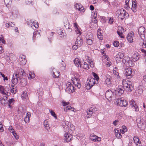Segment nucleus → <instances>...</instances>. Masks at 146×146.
<instances>
[{"label":"nucleus","instance_id":"49","mask_svg":"<svg viewBox=\"0 0 146 146\" xmlns=\"http://www.w3.org/2000/svg\"><path fill=\"white\" fill-rule=\"evenodd\" d=\"M113 75H112L111 76H113V77H114V76L117 77H118L119 76V73L118 72H116L115 70H114L113 71Z\"/></svg>","mask_w":146,"mask_h":146},{"label":"nucleus","instance_id":"50","mask_svg":"<svg viewBox=\"0 0 146 146\" xmlns=\"http://www.w3.org/2000/svg\"><path fill=\"white\" fill-rule=\"evenodd\" d=\"M113 44L114 46L116 47H118L119 45V43L117 41H115L113 42Z\"/></svg>","mask_w":146,"mask_h":146},{"label":"nucleus","instance_id":"25","mask_svg":"<svg viewBox=\"0 0 146 146\" xmlns=\"http://www.w3.org/2000/svg\"><path fill=\"white\" fill-rule=\"evenodd\" d=\"M7 96H5L3 97V98H0V103L2 105H5L8 103L7 101Z\"/></svg>","mask_w":146,"mask_h":146},{"label":"nucleus","instance_id":"32","mask_svg":"<svg viewBox=\"0 0 146 146\" xmlns=\"http://www.w3.org/2000/svg\"><path fill=\"white\" fill-rule=\"evenodd\" d=\"M20 83L23 86H25L27 84V81L26 79L22 78L21 80Z\"/></svg>","mask_w":146,"mask_h":146},{"label":"nucleus","instance_id":"8","mask_svg":"<svg viewBox=\"0 0 146 146\" xmlns=\"http://www.w3.org/2000/svg\"><path fill=\"white\" fill-rule=\"evenodd\" d=\"M106 78L105 82L107 86L108 87H111V80H113L114 78H113V76H111L107 74L106 76Z\"/></svg>","mask_w":146,"mask_h":146},{"label":"nucleus","instance_id":"63","mask_svg":"<svg viewBox=\"0 0 146 146\" xmlns=\"http://www.w3.org/2000/svg\"><path fill=\"white\" fill-rule=\"evenodd\" d=\"M78 47H79V46H78L77 45L75 44L72 46V48L74 50H76L78 48Z\"/></svg>","mask_w":146,"mask_h":146},{"label":"nucleus","instance_id":"18","mask_svg":"<svg viewBox=\"0 0 146 146\" xmlns=\"http://www.w3.org/2000/svg\"><path fill=\"white\" fill-rule=\"evenodd\" d=\"M64 140L67 142H70L72 139V136L69 133H66L64 135Z\"/></svg>","mask_w":146,"mask_h":146},{"label":"nucleus","instance_id":"33","mask_svg":"<svg viewBox=\"0 0 146 146\" xmlns=\"http://www.w3.org/2000/svg\"><path fill=\"white\" fill-rule=\"evenodd\" d=\"M74 108L70 106H66L64 108V110L66 112L68 110H70L74 111Z\"/></svg>","mask_w":146,"mask_h":146},{"label":"nucleus","instance_id":"44","mask_svg":"<svg viewBox=\"0 0 146 146\" xmlns=\"http://www.w3.org/2000/svg\"><path fill=\"white\" fill-rule=\"evenodd\" d=\"M141 42H140L139 44L140 45H141L143 48H146V41L145 43L144 42V40H142Z\"/></svg>","mask_w":146,"mask_h":146},{"label":"nucleus","instance_id":"5","mask_svg":"<svg viewBox=\"0 0 146 146\" xmlns=\"http://www.w3.org/2000/svg\"><path fill=\"white\" fill-rule=\"evenodd\" d=\"M138 32L141 39L143 40L145 38V28L143 27H139L138 29Z\"/></svg>","mask_w":146,"mask_h":146},{"label":"nucleus","instance_id":"57","mask_svg":"<svg viewBox=\"0 0 146 146\" xmlns=\"http://www.w3.org/2000/svg\"><path fill=\"white\" fill-rule=\"evenodd\" d=\"M108 20V23L110 24H112L113 22V19L111 18H109Z\"/></svg>","mask_w":146,"mask_h":146},{"label":"nucleus","instance_id":"53","mask_svg":"<svg viewBox=\"0 0 146 146\" xmlns=\"http://www.w3.org/2000/svg\"><path fill=\"white\" fill-rule=\"evenodd\" d=\"M0 74L2 76L3 78V80L4 81L5 80H8L6 76L5 77V75L3 74L2 72H0Z\"/></svg>","mask_w":146,"mask_h":146},{"label":"nucleus","instance_id":"30","mask_svg":"<svg viewBox=\"0 0 146 146\" xmlns=\"http://www.w3.org/2000/svg\"><path fill=\"white\" fill-rule=\"evenodd\" d=\"M4 2L5 5L8 7H9L12 3L11 0H4Z\"/></svg>","mask_w":146,"mask_h":146},{"label":"nucleus","instance_id":"28","mask_svg":"<svg viewBox=\"0 0 146 146\" xmlns=\"http://www.w3.org/2000/svg\"><path fill=\"white\" fill-rule=\"evenodd\" d=\"M87 117H90L92 113H94L92 108H90L89 109H88L87 110Z\"/></svg>","mask_w":146,"mask_h":146},{"label":"nucleus","instance_id":"31","mask_svg":"<svg viewBox=\"0 0 146 146\" xmlns=\"http://www.w3.org/2000/svg\"><path fill=\"white\" fill-rule=\"evenodd\" d=\"M19 70V73H17V74H19V73L20 74L22 75L23 76H25L26 74L25 72H24V70L22 68H20Z\"/></svg>","mask_w":146,"mask_h":146},{"label":"nucleus","instance_id":"17","mask_svg":"<svg viewBox=\"0 0 146 146\" xmlns=\"http://www.w3.org/2000/svg\"><path fill=\"white\" fill-rule=\"evenodd\" d=\"M137 2L135 0L132 1V7L131 9L134 13H136L137 11Z\"/></svg>","mask_w":146,"mask_h":146},{"label":"nucleus","instance_id":"35","mask_svg":"<svg viewBox=\"0 0 146 146\" xmlns=\"http://www.w3.org/2000/svg\"><path fill=\"white\" fill-rule=\"evenodd\" d=\"M140 56L137 54H134L133 56V60L135 62L139 59Z\"/></svg>","mask_w":146,"mask_h":146},{"label":"nucleus","instance_id":"43","mask_svg":"<svg viewBox=\"0 0 146 146\" xmlns=\"http://www.w3.org/2000/svg\"><path fill=\"white\" fill-rule=\"evenodd\" d=\"M22 98L23 99H27L28 98V95L26 92H24L21 95Z\"/></svg>","mask_w":146,"mask_h":146},{"label":"nucleus","instance_id":"10","mask_svg":"<svg viewBox=\"0 0 146 146\" xmlns=\"http://www.w3.org/2000/svg\"><path fill=\"white\" fill-rule=\"evenodd\" d=\"M122 62L124 63H126V65L131 66L133 65L132 62L131 60H130L128 56H125L124 57L122 60Z\"/></svg>","mask_w":146,"mask_h":146},{"label":"nucleus","instance_id":"1","mask_svg":"<svg viewBox=\"0 0 146 146\" xmlns=\"http://www.w3.org/2000/svg\"><path fill=\"white\" fill-rule=\"evenodd\" d=\"M122 84L124 89H125L126 91L130 92L132 91L133 87L131 82L123 81L122 82Z\"/></svg>","mask_w":146,"mask_h":146},{"label":"nucleus","instance_id":"48","mask_svg":"<svg viewBox=\"0 0 146 146\" xmlns=\"http://www.w3.org/2000/svg\"><path fill=\"white\" fill-rule=\"evenodd\" d=\"M83 68L85 69H87L88 68L89 65L88 64L86 63V62H84V66Z\"/></svg>","mask_w":146,"mask_h":146},{"label":"nucleus","instance_id":"40","mask_svg":"<svg viewBox=\"0 0 146 146\" xmlns=\"http://www.w3.org/2000/svg\"><path fill=\"white\" fill-rule=\"evenodd\" d=\"M57 32L58 34L61 35V37L63 36L64 34V31L61 29H60L57 31Z\"/></svg>","mask_w":146,"mask_h":146},{"label":"nucleus","instance_id":"4","mask_svg":"<svg viewBox=\"0 0 146 146\" xmlns=\"http://www.w3.org/2000/svg\"><path fill=\"white\" fill-rule=\"evenodd\" d=\"M115 102L117 105L121 107H126L128 105V102L126 100H124L122 98L115 99Z\"/></svg>","mask_w":146,"mask_h":146},{"label":"nucleus","instance_id":"38","mask_svg":"<svg viewBox=\"0 0 146 146\" xmlns=\"http://www.w3.org/2000/svg\"><path fill=\"white\" fill-rule=\"evenodd\" d=\"M86 38V43L89 45H91L92 44L93 40L92 38Z\"/></svg>","mask_w":146,"mask_h":146},{"label":"nucleus","instance_id":"34","mask_svg":"<svg viewBox=\"0 0 146 146\" xmlns=\"http://www.w3.org/2000/svg\"><path fill=\"white\" fill-rule=\"evenodd\" d=\"M127 128L125 126H123L122 129L120 130V132L122 133H124L127 132Z\"/></svg>","mask_w":146,"mask_h":146},{"label":"nucleus","instance_id":"9","mask_svg":"<svg viewBox=\"0 0 146 146\" xmlns=\"http://www.w3.org/2000/svg\"><path fill=\"white\" fill-rule=\"evenodd\" d=\"M67 86L66 89V91L68 93H72L74 91V87L70 83L68 82L66 84Z\"/></svg>","mask_w":146,"mask_h":146},{"label":"nucleus","instance_id":"52","mask_svg":"<svg viewBox=\"0 0 146 146\" xmlns=\"http://www.w3.org/2000/svg\"><path fill=\"white\" fill-rule=\"evenodd\" d=\"M75 32L77 34H78L79 35H80L82 33L81 32L78 28L75 29Z\"/></svg>","mask_w":146,"mask_h":146},{"label":"nucleus","instance_id":"46","mask_svg":"<svg viewBox=\"0 0 146 146\" xmlns=\"http://www.w3.org/2000/svg\"><path fill=\"white\" fill-rule=\"evenodd\" d=\"M130 104L132 106L133 108L137 106L135 103V102L133 100H131L130 102Z\"/></svg>","mask_w":146,"mask_h":146},{"label":"nucleus","instance_id":"55","mask_svg":"<svg viewBox=\"0 0 146 146\" xmlns=\"http://www.w3.org/2000/svg\"><path fill=\"white\" fill-rule=\"evenodd\" d=\"M62 105L63 106H66L68 105L69 104V102H66L64 101H63L62 102Z\"/></svg>","mask_w":146,"mask_h":146},{"label":"nucleus","instance_id":"23","mask_svg":"<svg viewBox=\"0 0 146 146\" xmlns=\"http://www.w3.org/2000/svg\"><path fill=\"white\" fill-rule=\"evenodd\" d=\"M90 139L92 141H94L95 142H99L101 140V137H98L95 135H93L91 136Z\"/></svg>","mask_w":146,"mask_h":146},{"label":"nucleus","instance_id":"26","mask_svg":"<svg viewBox=\"0 0 146 146\" xmlns=\"http://www.w3.org/2000/svg\"><path fill=\"white\" fill-rule=\"evenodd\" d=\"M4 90L3 92L4 93H2V94L5 95L7 96L10 95V93H9V89L8 87L7 86L5 87Z\"/></svg>","mask_w":146,"mask_h":146},{"label":"nucleus","instance_id":"24","mask_svg":"<svg viewBox=\"0 0 146 146\" xmlns=\"http://www.w3.org/2000/svg\"><path fill=\"white\" fill-rule=\"evenodd\" d=\"M74 64L75 66L77 67H82L81 62L79 59L78 58H75L74 60Z\"/></svg>","mask_w":146,"mask_h":146},{"label":"nucleus","instance_id":"20","mask_svg":"<svg viewBox=\"0 0 146 146\" xmlns=\"http://www.w3.org/2000/svg\"><path fill=\"white\" fill-rule=\"evenodd\" d=\"M134 37V33L133 32H131L129 33L128 34L127 37V39L128 42L129 43L133 42V38Z\"/></svg>","mask_w":146,"mask_h":146},{"label":"nucleus","instance_id":"41","mask_svg":"<svg viewBox=\"0 0 146 146\" xmlns=\"http://www.w3.org/2000/svg\"><path fill=\"white\" fill-rule=\"evenodd\" d=\"M60 72L58 71H56V73L53 72V76H54V78H58L60 75Z\"/></svg>","mask_w":146,"mask_h":146},{"label":"nucleus","instance_id":"29","mask_svg":"<svg viewBox=\"0 0 146 146\" xmlns=\"http://www.w3.org/2000/svg\"><path fill=\"white\" fill-rule=\"evenodd\" d=\"M14 101V100L12 98L10 99L9 100L7 101V102L8 103V105L9 107L11 108L12 105H13Z\"/></svg>","mask_w":146,"mask_h":146},{"label":"nucleus","instance_id":"39","mask_svg":"<svg viewBox=\"0 0 146 146\" xmlns=\"http://www.w3.org/2000/svg\"><path fill=\"white\" fill-rule=\"evenodd\" d=\"M92 74L93 75V76L95 78L94 79H95V80L96 81V82L97 83H98V80L99 79V77L98 76V75L96 73L94 72H92Z\"/></svg>","mask_w":146,"mask_h":146},{"label":"nucleus","instance_id":"27","mask_svg":"<svg viewBox=\"0 0 146 146\" xmlns=\"http://www.w3.org/2000/svg\"><path fill=\"white\" fill-rule=\"evenodd\" d=\"M133 141L135 144L136 145H137L139 143L140 144H141V142L139 141V137L137 136H135L133 138Z\"/></svg>","mask_w":146,"mask_h":146},{"label":"nucleus","instance_id":"2","mask_svg":"<svg viewBox=\"0 0 146 146\" xmlns=\"http://www.w3.org/2000/svg\"><path fill=\"white\" fill-rule=\"evenodd\" d=\"M116 13L117 15H119V18L121 20L124 19L125 17H127V16L128 15V13L123 9L117 10Z\"/></svg>","mask_w":146,"mask_h":146},{"label":"nucleus","instance_id":"19","mask_svg":"<svg viewBox=\"0 0 146 146\" xmlns=\"http://www.w3.org/2000/svg\"><path fill=\"white\" fill-rule=\"evenodd\" d=\"M124 56L123 53L121 52H119L116 55V60L117 62H120L121 61L122 59Z\"/></svg>","mask_w":146,"mask_h":146},{"label":"nucleus","instance_id":"64","mask_svg":"<svg viewBox=\"0 0 146 146\" xmlns=\"http://www.w3.org/2000/svg\"><path fill=\"white\" fill-rule=\"evenodd\" d=\"M116 137L118 139H120L121 137V135L120 133H119L118 135H115Z\"/></svg>","mask_w":146,"mask_h":146},{"label":"nucleus","instance_id":"45","mask_svg":"<svg viewBox=\"0 0 146 146\" xmlns=\"http://www.w3.org/2000/svg\"><path fill=\"white\" fill-rule=\"evenodd\" d=\"M11 86L12 88V89H11V92L12 93L15 94L17 92V89L15 88H13L14 86L13 85H11Z\"/></svg>","mask_w":146,"mask_h":146},{"label":"nucleus","instance_id":"6","mask_svg":"<svg viewBox=\"0 0 146 146\" xmlns=\"http://www.w3.org/2000/svg\"><path fill=\"white\" fill-rule=\"evenodd\" d=\"M143 120L141 118H138L136 119L137 126L138 127L141 129L143 130L145 127V124L143 122Z\"/></svg>","mask_w":146,"mask_h":146},{"label":"nucleus","instance_id":"14","mask_svg":"<svg viewBox=\"0 0 146 146\" xmlns=\"http://www.w3.org/2000/svg\"><path fill=\"white\" fill-rule=\"evenodd\" d=\"M26 57L25 55H21L19 58V61L20 64L24 65L26 62Z\"/></svg>","mask_w":146,"mask_h":146},{"label":"nucleus","instance_id":"56","mask_svg":"<svg viewBox=\"0 0 146 146\" xmlns=\"http://www.w3.org/2000/svg\"><path fill=\"white\" fill-rule=\"evenodd\" d=\"M9 130L11 133H13L14 132V129L12 128V127L11 126H10L8 128Z\"/></svg>","mask_w":146,"mask_h":146},{"label":"nucleus","instance_id":"62","mask_svg":"<svg viewBox=\"0 0 146 146\" xmlns=\"http://www.w3.org/2000/svg\"><path fill=\"white\" fill-rule=\"evenodd\" d=\"M1 42L2 43H3V44H5V41L3 37H0V43H1Z\"/></svg>","mask_w":146,"mask_h":146},{"label":"nucleus","instance_id":"22","mask_svg":"<svg viewBox=\"0 0 146 146\" xmlns=\"http://www.w3.org/2000/svg\"><path fill=\"white\" fill-rule=\"evenodd\" d=\"M83 43V40L80 37H78L75 42V44L77 45L78 46L80 47L82 45Z\"/></svg>","mask_w":146,"mask_h":146},{"label":"nucleus","instance_id":"11","mask_svg":"<svg viewBox=\"0 0 146 146\" xmlns=\"http://www.w3.org/2000/svg\"><path fill=\"white\" fill-rule=\"evenodd\" d=\"M124 73L125 75L128 78L131 77V74L132 73V69L130 68H125L124 71Z\"/></svg>","mask_w":146,"mask_h":146},{"label":"nucleus","instance_id":"16","mask_svg":"<svg viewBox=\"0 0 146 146\" xmlns=\"http://www.w3.org/2000/svg\"><path fill=\"white\" fill-rule=\"evenodd\" d=\"M19 77V76L17 73L13 74L11 80L12 83L13 84H16L17 83Z\"/></svg>","mask_w":146,"mask_h":146},{"label":"nucleus","instance_id":"21","mask_svg":"<svg viewBox=\"0 0 146 146\" xmlns=\"http://www.w3.org/2000/svg\"><path fill=\"white\" fill-rule=\"evenodd\" d=\"M75 9L79 11H80L84 12V7L80 4L76 3L74 5Z\"/></svg>","mask_w":146,"mask_h":146},{"label":"nucleus","instance_id":"61","mask_svg":"<svg viewBox=\"0 0 146 146\" xmlns=\"http://www.w3.org/2000/svg\"><path fill=\"white\" fill-rule=\"evenodd\" d=\"M44 126L45 129L48 130L49 129V127L48 124H46L44 123Z\"/></svg>","mask_w":146,"mask_h":146},{"label":"nucleus","instance_id":"58","mask_svg":"<svg viewBox=\"0 0 146 146\" xmlns=\"http://www.w3.org/2000/svg\"><path fill=\"white\" fill-rule=\"evenodd\" d=\"M93 36L91 33H89L86 36V38H92V39Z\"/></svg>","mask_w":146,"mask_h":146},{"label":"nucleus","instance_id":"42","mask_svg":"<svg viewBox=\"0 0 146 146\" xmlns=\"http://www.w3.org/2000/svg\"><path fill=\"white\" fill-rule=\"evenodd\" d=\"M29 76L28 77V78L30 79H32L34 78L35 77V75L33 72H30L29 73Z\"/></svg>","mask_w":146,"mask_h":146},{"label":"nucleus","instance_id":"54","mask_svg":"<svg viewBox=\"0 0 146 146\" xmlns=\"http://www.w3.org/2000/svg\"><path fill=\"white\" fill-rule=\"evenodd\" d=\"M143 92V90L141 88V86H139L138 88V92L141 94Z\"/></svg>","mask_w":146,"mask_h":146},{"label":"nucleus","instance_id":"15","mask_svg":"<svg viewBox=\"0 0 146 146\" xmlns=\"http://www.w3.org/2000/svg\"><path fill=\"white\" fill-rule=\"evenodd\" d=\"M97 83L94 78H92L90 79L89 82L87 84V87L88 86L90 87L89 88H90L95 84H97Z\"/></svg>","mask_w":146,"mask_h":146},{"label":"nucleus","instance_id":"13","mask_svg":"<svg viewBox=\"0 0 146 146\" xmlns=\"http://www.w3.org/2000/svg\"><path fill=\"white\" fill-rule=\"evenodd\" d=\"M27 23L28 26L32 27L33 29H34V27L37 28L38 27V23H36L33 21L32 20H30V22H27Z\"/></svg>","mask_w":146,"mask_h":146},{"label":"nucleus","instance_id":"36","mask_svg":"<svg viewBox=\"0 0 146 146\" xmlns=\"http://www.w3.org/2000/svg\"><path fill=\"white\" fill-rule=\"evenodd\" d=\"M11 13L13 15L17 17V15L18 13V11L16 9H12Z\"/></svg>","mask_w":146,"mask_h":146},{"label":"nucleus","instance_id":"12","mask_svg":"<svg viewBox=\"0 0 146 146\" xmlns=\"http://www.w3.org/2000/svg\"><path fill=\"white\" fill-rule=\"evenodd\" d=\"M73 84L75 86L77 87L78 89L80 88L81 87V84L80 82L79 79L75 77L73 78L72 80Z\"/></svg>","mask_w":146,"mask_h":146},{"label":"nucleus","instance_id":"37","mask_svg":"<svg viewBox=\"0 0 146 146\" xmlns=\"http://www.w3.org/2000/svg\"><path fill=\"white\" fill-rule=\"evenodd\" d=\"M6 27H13L15 26V24L12 22H9L8 23L5 24Z\"/></svg>","mask_w":146,"mask_h":146},{"label":"nucleus","instance_id":"59","mask_svg":"<svg viewBox=\"0 0 146 146\" xmlns=\"http://www.w3.org/2000/svg\"><path fill=\"white\" fill-rule=\"evenodd\" d=\"M4 88H5L3 86L0 85V91L2 94V93H4L3 92Z\"/></svg>","mask_w":146,"mask_h":146},{"label":"nucleus","instance_id":"60","mask_svg":"<svg viewBox=\"0 0 146 146\" xmlns=\"http://www.w3.org/2000/svg\"><path fill=\"white\" fill-rule=\"evenodd\" d=\"M129 1V0H126V1H125V5H126V6H127L126 7L127 8H130V7H129V3H128Z\"/></svg>","mask_w":146,"mask_h":146},{"label":"nucleus","instance_id":"7","mask_svg":"<svg viewBox=\"0 0 146 146\" xmlns=\"http://www.w3.org/2000/svg\"><path fill=\"white\" fill-rule=\"evenodd\" d=\"M124 92V88L123 87H119L115 90V95L116 97L120 96L123 94Z\"/></svg>","mask_w":146,"mask_h":146},{"label":"nucleus","instance_id":"47","mask_svg":"<svg viewBox=\"0 0 146 146\" xmlns=\"http://www.w3.org/2000/svg\"><path fill=\"white\" fill-rule=\"evenodd\" d=\"M50 112L52 116H53L56 119L57 118V117L56 115V114L53 111H52V110H50Z\"/></svg>","mask_w":146,"mask_h":146},{"label":"nucleus","instance_id":"3","mask_svg":"<svg viewBox=\"0 0 146 146\" xmlns=\"http://www.w3.org/2000/svg\"><path fill=\"white\" fill-rule=\"evenodd\" d=\"M105 97L108 101L110 102L112 100L116 98L115 95H114L113 92L111 90H108L106 92Z\"/></svg>","mask_w":146,"mask_h":146},{"label":"nucleus","instance_id":"51","mask_svg":"<svg viewBox=\"0 0 146 146\" xmlns=\"http://www.w3.org/2000/svg\"><path fill=\"white\" fill-rule=\"evenodd\" d=\"M30 117L29 115H27V116L25 118L24 121L26 123H28L29 121V118Z\"/></svg>","mask_w":146,"mask_h":146}]
</instances>
